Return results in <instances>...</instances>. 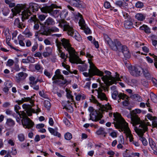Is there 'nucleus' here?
<instances>
[{
	"label": "nucleus",
	"instance_id": "obj_59",
	"mask_svg": "<svg viewBox=\"0 0 157 157\" xmlns=\"http://www.w3.org/2000/svg\"><path fill=\"white\" fill-rule=\"evenodd\" d=\"M38 43L36 41L32 47L31 50L32 51V52H34L38 48Z\"/></svg>",
	"mask_w": 157,
	"mask_h": 157
},
{
	"label": "nucleus",
	"instance_id": "obj_28",
	"mask_svg": "<svg viewBox=\"0 0 157 157\" xmlns=\"http://www.w3.org/2000/svg\"><path fill=\"white\" fill-rule=\"evenodd\" d=\"M140 29L144 30L147 34H149L151 33L150 29L148 26L145 25L140 26Z\"/></svg>",
	"mask_w": 157,
	"mask_h": 157
},
{
	"label": "nucleus",
	"instance_id": "obj_32",
	"mask_svg": "<svg viewBox=\"0 0 157 157\" xmlns=\"http://www.w3.org/2000/svg\"><path fill=\"white\" fill-rule=\"evenodd\" d=\"M131 98L135 101L140 102L142 100L141 97L138 94H135L131 96Z\"/></svg>",
	"mask_w": 157,
	"mask_h": 157
},
{
	"label": "nucleus",
	"instance_id": "obj_12",
	"mask_svg": "<svg viewBox=\"0 0 157 157\" xmlns=\"http://www.w3.org/2000/svg\"><path fill=\"white\" fill-rule=\"evenodd\" d=\"M90 100L91 102L97 104V106L99 107V110L100 112H107L108 110L112 109V108L111 105L109 103H108V104H106L105 105H102L98 101L95 97L93 95L91 96Z\"/></svg>",
	"mask_w": 157,
	"mask_h": 157
},
{
	"label": "nucleus",
	"instance_id": "obj_9",
	"mask_svg": "<svg viewBox=\"0 0 157 157\" xmlns=\"http://www.w3.org/2000/svg\"><path fill=\"white\" fill-rule=\"evenodd\" d=\"M98 81H99L100 87H99L98 89L95 90V91L97 92V98L101 101L105 100L107 101L108 98L105 94L102 92V89L104 90H106L108 91L109 86H106L105 84V85L103 83H101L100 80L98 79Z\"/></svg>",
	"mask_w": 157,
	"mask_h": 157
},
{
	"label": "nucleus",
	"instance_id": "obj_31",
	"mask_svg": "<svg viewBox=\"0 0 157 157\" xmlns=\"http://www.w3.org/2000/svg\"><path fill=\"white\" fill-rule=\"evenodd\" d=\"M124 25L126 29H130L133 27V24L131 21L127 20L124 21Z\"/></svg>",
	"mask_w": 157,
	"mask_h": 157
},
{
	"label": "nucleus",
	"instance_id": "obj_52",
	"mask_svg": "<svg viewBox=\"0 0 157 157\" xmlns=\"http://www.w3.org/2000/svg\"><path fill=\"white\" fill-rule=\"evenodd\" d=\"M32 113H35V110L32 107L26 111V113L28 116H30L32 115Z\"/></svg>",
	"mask_w": 157,
	"mask_h": 157
},
{
	"label": "nucleus",
	"instance_id": "obj_24",
	"mask_svg": "<svg viewBox=\"0 0 157 157\" xmlns=\"http://www.w3.org/2000/svg\"><path fill=\"white\" fill-rule=\"evenodd\" d=\"M14 24L15 26L19 28L23 29L25 27V25L22 22H21L18 18L15 19Z\"/></svg>",
	"mask_w": 157,
	"mask_h": 157
},
{
	"label": "nucleus",
	"instance_id": "obj_15",
	"mask_svg": "<svg viewBox=\"0 0 157 157\" xmlns=\"http://www.w3.org/2000/svg\"><path fill=\"white\" fill-rule=\"evenodd\" d=\"M69 3L72 6L80 8H85V4L80 0H70Z\"/></svg>",
	"mask_w": 157,
	"mask_h": 157
},
{
	"label": "nucleus",
	"instance_id": "obj_20",
	"mask_svg": "<svg viewBox=\"0 0 157 157\" xmlns=\"http://www.w3.org/2000/svg\"><path fill=\"white\" fill-rule=\"evenodd\" d=\"M120 51H121L122 52L123 54L125 57L127 58H130L131 55L129 52V50L128 47L126 45H121V48Z\"/></svg>",
	"mask_w": 157,
	"mask_h": 157
},
{
	"label": "nucleus",
	"instance_id": "obj_50",
	"mask_svg": "<svg viewBox=\"0 0 157 157\" xmlns=\"http://www.w3.org/2000/svg\"><path fill=\"white\" fill-rule=\"evenodd\" d=\"M29 79L30 81L29 84L31 87H33L34 85V82L35 80V78L33 76H31L29 77Z\"/></svg>",
	"mask_w": 157,
	"mask_h": 157
},
{
	"label": "nucleus",
	"instance_id": "obj_22",
	"mask_svg": "<svg viewBox=\"0 0 157 157\" xmlns=\"http://www.w3.org/2000/svg\"><path fill=\"white\" fill-rule=\"evenodd\" d=\"M30 22H34L35 24L34 26V29L36 30H37L39 28V23L40 22L39 20L36 18V15H33V17H31L30 19Z\"/></svg>",
	"mask_w": 157,
	"mask_h": 157
},
{
	"label": "nucleus",
	"instance_id": "obj_19",
	"mask_svg": "<svg viewBox=\"0 0 157 157\" xmlns=\"http://www.w3.org/2000/svg\"><path fill=\"white\" fill-rule=\"evenodd\" d=\"M57 6L54 4H52L49 13L52 16L55 17H57L59 14V10H54V8H57Z\"/></svg>",
	"mask_w": 157,
	"mask_h": 157
},
{
	"label": "nucleus",
	"instance_id": "obj_46",
	"mask_svg": "<svg viewBox=\"0 0 157 157\" xmlns=\"http://www.w3.org/2000/svg\"><path fill=\"white\" fill-rule=\"evenodd\" d=\"M68 14V12L67 10H64L62 11L60 14V17L62 19L65 18Z\"/></svg>",
	"mask_w": 157,
	"mask_h": 157
},
{
	"label": "nucleus",
	"instance_id": "obj_26",
	"mask_svg": "<svg viewBox=\"0 0 157 157\" xmlns=\"http://www.w3.org/2000/svg\"><path fill=\"white\" fill-rule=\"evenodd\" d=\"M114 4L117 6L119 7L121 9L125 8V6H127V3L123 2L121 0H117L115 2Z\"/></svg>",
	"mask_w": 157,
	"mask_h": 157
},
{
	"label": "nucleus",
	"instance_id": "obj_43",
	"mask_svg": "<svg viewBox=\"0 0 157 157\" xmlns=\"http://www.w3.org/2000/svg\"><path fill=\"white\" fill-rule=\"evenodd\" d=\"M18 40H19V44L22 46H25V44L23 42L22 40L24 39V36L21 35H20L17 37Z\"/></svg>",
	"mask_w": 157,
	"mask_h": 157
},
{
	"label": "nucleus",
	"instance_id": "obj_48",
	"mask_svg": "<svg viewBox=\"0 0 157 157\" xmlns=\"http://www.w3.org/2000/svg\"><path fill=\"white\" fill-rule=\"evenodd\" d=\"M151 98V100L154 102H157V96L153 93L150 94Z\"/></svg>",
	"mask_w": 157,
	"mask_h": 157
},
{
	"label": "nucleus",
	"instance_id": "obj_44",
	"mask_svg": "<svg viewBox=\"0 0 157 157\" xmlns=\"http://www.w3.org/2000/svg\"><path fill=\"white\" fill-rule=\"evenodd\" d=\"M2 12L4 16H7L9 14L10 10L7 7H4L2 9Z\"/></svg>",
	"mask_w": 157,
	"mask_h": 157
},
{
	"label": "nucleus",
	"instance_id": "obj_55",
	"mask_svg": "<svg viewBox=\"0 0 157 157\" xmlns=\"http://www.w3.org/2000/svg\"><path fill=\"white\" fill-rule=\"evenodd\" d=\"M152 121L153 127L157 128V117H155Z\"/></svg>",
	"mask_w": 157,
	"mask_h": 157
},
{
	"label": "nucleus",
	"instance_id": "obj_13",
	"mask_svg": "<svg viewBox=\"0 0 157 157\" xmlns=\"http://www.w3.org/2000/svg\"><path fill=\"white\" fill-rule=\"evenodd\" d=\"M134 114L131 115V123H132L133 125H135L136 124H140L141 122H144L146 124H147V123L148 122H146L144 121H141L138 116L136 114V113H139L141 112V110L139 109H136L133 111Z\"/></svg>",
	"mask_w": 157,
	"mask_h": 157
},
{
	"label": "nucleus",
	"instance_id": "obj_42",
	"mask_svg": "<svg viewBox=\"0 0 157 157\" xmlns=\"http://www.w3.org/2000/svg\"><path fill=\"white\" fill-rule=\"evenodd\" d=\"M136 18L138 20L143 21L145 19V16L142 13H138L135 16Z\"/></svg>",
	"mask_w": 157,
	"mask_h": 157
},
{
	"label": "nucleus",
	"instance_id": "obj_4",
	"mask_svg": "<svg viewBox=\"0 0 157 157\" xmlns=\"http://www.w3.org/2000/svg\"><path fill=\"white\" fill-rule=\"evenodd\" d=\"M39 8V6L37 4L34 3H30L29 7L24 9V10L22 12V21H24L26 19H28L29 17L32 14V12L38 11Z\"/></svg>",
	"mask_w": 157,
	"mask_h": 157
},
{
	"label": "nucleus",
	"instance_id": "obj_10",
	"mask_svg": "<svg viewBox=\"0 0 157 157\" xmlns=\"http://www.w3.org/2000/svg\"><path fill=\"white\" fill-rule=\"evenodd\" d=\"M9 5L10 8L14 7L11 10L13 14L12 15H11L9 17L10 18H13L14 16H16L17 14L19 13L21 10H24L26 8V5L22 4H18L15 6V4L13 2L10 3Z\"/></svg>",
	"mask_w": 157,
	"mask_h": 157
},
{
	"label": "nucleus",
	"instance_id": "obj_7",
	"mask_svg": "<svg viewBox=\"0 0 157 157\" xmlns=\"http://www.w3.org/2000/svg\"><path fill=\"white\" fill-rule=\"evenodd\" d=\"M88 60L90 64V68L89 70V73L84 72L83 73V74L85 77H92L94 75L101 76L104 75V73L98 69L90 59H88Z\"/></svg>",
	"mask_w": 157,
	"mask_h": 157
},
{
	"label": "nucleus",
	"instance_id": "obj_39",
	"mask_svg": "<svg viewBox=\"0 0 157 157\" xmlns=\"http://www.w3.org/2000/svg\"><path fill=\"white\" fill-rule=\"evenodd\" d=\"M51 6H45L40 8L42 12L45 13H49L50 10Z\"/></svg>",
	"mask_w": 157,
	"mask_h": 157
},
{
	"label": "nucleus",
	"instance_id": "obj_6",
	"mask_svg": "<svg viewBox=\"0 0 157 157\" xmlns=\"http://www.w3.org/2000/svg\"><path fill=\"white\" fill-rule=\"evenodd\" d=\"M103 36L106 43L108 44L112 50L116 51H120L122 44L118 40L115 39L112 41L108 35L105 34H104Z\"/></svg>",
	"mask_w": 157,
	"mask_h": 157
},
{
	"label": "nucleus",
	"instance_id": "obj_34",
	"mask_svg": "<svg viewBox=\"0 0 157 157\" xmlns=\"http://www.w3.org/2000/svg\"><path fill=\"white\" fill-rule=\"evenodd\" d=\"M142 72L146 78H150L151 77V74L147 68H142Z\"/></svg>",
	"mask_w": 157,
	"mask_h": 157
},
{
	"label": "nucleus",
	"instance_id": "obj_38",
	"mask_svg": "<svg viewBox=\"0 0 157 157\" xmlns=\"http://www.w3.org/2000/svg\"><path fill=\"white\" fill-rule=\"evenodd\" d=\"M21 109V107L19 105H16L14 106V110L16 112V113L18 114L19 116L21 118L22 117V114L23 112H25L24 111H20L21 113H20V112L19 111V110Z\"/></svg>",
	"mask_w": 157,
	"mask_h": 157
},
{
	"label": "nucleus",
	"instance_id": "obj_51",
	"mask_svg": "<svg viewBox=\"0 0 157 157\" xmlns=\"http://www.w3.org/2000/svg\"><path fill=\"white\" fill-rule=\"evenodd\" d=\"M64 137L66 140H69L72 138V135L71 133L67 132L65 134Z\"/></svg>",
	"mask_w": 157,
	"mask_h": 157
},
{
	"label": "nucleus",
	"instance_id": "obj_47",
	"mask_svg": "<svg viewBox=\"0 0 157 157\" xmlns=\"http://www.w3.org/2000/svg\"><path fill=\"white\" fill-rule=\"evenodd\" d=\"M78 23L81 29L86 26L85 20L83 18L79 19Z\"/></svg>",
	"mask_w": 157,
	"mask_h": 157
},
{
	"label": "nucleus",
	"instance_id": "obj_49",
	"mask_svg": "<svg viewBox=\"0 0 157 157\" xmlns=\"http://www.w3.org/2000/svg\"><path fill=\"white\" fill-rule=\"evenodd\" d=\"M51 105V104L49 101L48 100L45 101L44 106L48 110H50Z\"/></svg>",
	"mask_w": 157,
	"mask_h": 157
},
{
	"label": "nucleus",
	"instance_id": "obj_17",
	"mask_svg": "<svg viewBox=\"0 0 157 157\" xmlns=\"http://www.w3.org/2000/svg\"><path fill=\"white\" fill-rule=\"evenodd\" d=\"M57 32L59 31V29L56 27L52 28L50 29L44 28L43 30L40 31V33L42 35H48L51 33V32Z\"/></svg>",
	"mask_w": 157,
	"mask_h": 157
},
{
	"label": "nucleus",
	"instance_id": "obj_53",
	"mask_svg": "<svg viewBox=\"0 0 157 157\" xmlns=\"http://www.w3.org/2000/svg\"><path fill=\"white\" fill-rule=\"evenodd\" d=\"M118 142L119 143V144L117 145V148L118 149H124L123 147L121 144L124 143V141L122 140L121 139V140L118 141Z\"/></svg>",
	"mask_w": 157,
	"mask_h": 157
},
{
	"label": "nucleus",
	"instance_id": "obj_5",
	"mask_svg": "<svg viewBox=\"0 0 157 157\" xmlns=\"http://www.w3.org/2000/svg\"><path fill=\"white\" fill-rule=\"evenodd\" d=\"M148 126H151V124L149 122H148L147 124L144 122H141L140 125H139V128H136V132L137 133L139 136H140V140L143 144L144 146H146L147 144V142L146 139L143 136L144 134L148 130Z\"/></svg>",
	"mask_w": 157,
	"mask_h": 157
},
{
	"label": "nucleus",
	"instance_id": "obj_2",
	"mask_svg": "<svg viewBox=\"0 0 157 157\" xmlns=\"http://www.w3.org/2000/svg\"><path fill=\"white\" fill-rule=\"evenodd\" d=\"M59 26L69 35L74 38L76 40L80 41L82 40L81 37L79 33L69 25L67 21L62 20L59 22Z\"/></svg>",
	"mask_w": 157,
	"mask_h": 157
},
{
	"label": "nucleus",
	"instance_id": "obj_21",
	"mask_svg": "<svg viewBox=\"0 0 157 157\" xmlns=\"http://www.w3.org/2000/svg\"><path fill=\"white\" fill-rule=\"evenodd\" d=\"M52 80L53 81L52 82L53 84H57L59 85H63L67 82V80L64 79V77L63 78H56L55 79Z\"/></svg>",
	"mask_w": 157,
	"mask_h": 157
},
{
	"label": "nucleus",
	"instance_id": "obj_58",
	"mask_svg": "<svg viewBox=\"0 0 157 157\" xmlns=\"http://www.w3.org/2000/svg\"><path fill=\"white\" fill-rule=\"evenodd\" d=\"M71 92H68L67 93V96L68 98L71 99L72 101H74V97L71 94Z\"/></svg>",
	"mask_w": 157,
	"mask_h": 157
},
{
	"label": "nucleus",
	"instance_id": "obj_40",
	"mask_svg": "<svg viewBox=\"0 0 157 157\" xmlns=\"http://www.w3.org/2000/svg\"><path fill=\"white\" fill-rule=\"evenodd\" d=\"M58 49L59 53L60 54V57L63 59V62H65L67 57V55H66L65 54L62 52V51L61 50V49Z\"/></svg>",
	"mask_w": 157,
	"mask_h": 157
},
{
	"label": "nucleus",
	"instance_id": "obj_25",
	"mask_svg": "<svg viewBox=\"0 0 157 157\" xmlns=\"http://www.w3.org/2000/svg\"><path fill=\"white\" fill-rule=\"evenodd\" d=\"M35 94H34L33 96H31L30 98L24 97V98H22V100H23V102H24L29 101L31 104L32 105H33L34 101V96H35Z\"/></svg>",
	"mask_w": 157,
	"mask_h": 157
},
{
	"label": "nucleus",
	"instance_id": "obj_45",
	"mask_svg": "<svg viewBox=\"0 0 157 157\" xmlns=\"http://www.w3.org/2000/svg\"><path fill=\"white\" fill-rule=\"evenodd\" d=\"M87 68V66L85 64L82 65H79L78 66V69L81 71H86Z\"/></svg>",
	"mask_w": 157,
	"mask_h": 157
},
{
	"label": "nucleus",
	"instance_id": "obj_33",
	"mask_svg": "<svg viewBox=\"0 0 157 157\" xmlns=\"http://www.w3.org/2000/svg\"><path fill=\"white\" fill-rule=\"evenodd\" d=\"M48 130L50 133L52 134L55 136H57L58 137H60L61 136V134L60 133L58 132L57 131H55V130L51 128H48Z\"/></svg>",
	"mask_w": 157,
	"mask_h": 157
},
{
	"label": "nucleus",
	"instance_id": "obj_30",
	"mask_svg": "<svg viewBox=\"0 0 157 157\" xmlns=\"http://www.w3.org/2000/svg\"><path fill=\"white\" fill-rule=\"evenodd\" d=\"M105 130L104 128L101 127L96 132V133L98 135H104V136L105 137L107 133L105 132Z\"/></svg>",
	"mask_w": 157,
	"mask_h": 157
},
{
	"label": "nucleus",
	"instance_id": "obj_8",
	"mask_svg": "<svg viewBox=\"0 0 157 157\" xmlns=\"http://www.w3.org/2000/svg\"><path fill=\"white\" fill-rule=\"evenodd\" d=\"M101 79L104 82L106 86H109L113 84H116L117 81L120 80L119 75L117 72L116 73V75L114 77L112 76H108L107 75L102 76Z\"/></svg>",
	"mask_w": 157,
	"mask_h": 157
},
{
	"label": "nucleus",
	"instance_id": "obj_64",
	"mask_svg": "<svg viewBox=\"0 0 157 157\" xmlns=\"http://www.w3.org/2000/svg\"><path fill=\"white\" fill-rule=\"evenodd\" d=\"M123 17L125 19H126L127 20L129 19L130 17L128 13L125 12H124L123 13Z\"/></svg>",
	"mask_w": 157,
	"mask_h": 157
},
{
	"label": "nucleus",
	"instance_id": "obj_57",
	"mask_svg": "<svg viewBox=\"0 0 157 157\" xmlns=\"http://www.w3.org/2000/svg\"><path fill=\"white\" fill-rule=\"evenodd\" d=\"M27 58L29 63H33L35 62V60L34 58L30 56H28Z\"/></svg>",
	"mask_w": 157,
	"mask_h": 157
},
{
	"label": "nucleus",
	"instance_id": "obj_27",
	"mask_svg": "<svg viewBox=\"0 0 157 157\" xmlns=\"http://www.w3.org/2000/svg\"><path fill=\"white\" fill-rule=\"evenodd\" d=\"M55 23L54 20L51 18L49 17L44 22V25L46 26L54 25Z\"/></svg>",
	"mask_w": 157,
	"mask_h": 157
},
{
	"label": "nucleus",
	"instance_id": "obj_3",
	"mask_svg": "<svg viewBox=\"0 0 157 157\" xmlns=\"http://www.w3.org/2000/svg\"><path fill=\"white\" fill-rule=\"evenodd\" d=\"M113 117H114V121H116L113 122L116 128L120 129L121 131H127L128 129V124L122 117L121 115L118 113H114Z\"/></svg>",
	"mask_w": 157,
	"mask_h": 157
},
{
	"label": "nucleus",
	"instance_id": "obj_61",
	"mask_svg": "<svg viewBox=\"0 0 157 157\" xmlns=\"http://www.w3.org/2000/svg\"><path fill=\"white\" fill-rule=\"evenodd\" d=\"M22 106L23 108L26 111L31 108V107L29 105H27L25 104H23Z\"/></svg>",
	"mask_w": 157,
	"mask_h": 157
},
{
	"label": "nucleus",
	"instance_id": "obj_60",
	"mask_svg": "<svg viewBox=\"0 0 157 157\" xmlns=\"http://www.w3.org/2000/svg\"><path fill=\"white\" fill-rule=\"evenodd\" d=\"M144 6L143 4L142 3L140 2H138L136 3V6L138 8H142Z\"/></svg>",
	"mask_w": 157,
	"mask_h": 157
},
{
	"label": "nucleus",
	"instance_id": "obj_1",
	"mask_svg": "<svg viewBox=\"0 0 157 157\" xmlns=\"http://www.w3.org/2000/svg\"><path fill=\"white\" fill-rule=\"evenodd\" d=\"M56 43L58 48L61 49V46L62 45L68 51L69 55V60L70 62L73 63H78L81 61L79 57L75 54V50L71 47V45L68 40L63 38L60 41L57 39L56 40Z\"/></svg>",
	"mask_w": 157,
	"mask_h": 157
},
{
	"label": "nucleus",
	"instance_id": "obj_23",
	"mask_svg": "<svg viewBox=\"0 0 157 157\" xmlns=\"http://www.w3.org/2000/svg\"><path fill=\"white\" fill-rule=\"evenodd\" d=\"M27 76L26 73L23 72L18 73L16 77L17 82H19L21 80L25 79Z\"/></svg>",
	"mask_w": 157,
	"mask_h": 157
},
{
	"label": "nucleus",
	"instance_id": "obj_37",
	"mask_svg": "<svg viewBox=\"0 0 157 157\" xmlns=\"http://www.w3.org/2000/svg\"><path fill=\"white\" fill-rule=\"evenodd\" d=\"M149 144L150 146L153 150H155L156 149V144L154 141L153 140L152 138H150L149 139Z\"/></svg>",
	"mask_w": 157,
	"mask_h": 157
},
{
	"label": "nucleus",
	"instance_id": "obj_54",
	"mask_svg": "<svg viewBox=\"0 0 157 157\" xmlns=\"http://www.w3.org/2000/svg\"><path fill=\"white\" fill-rule=\"evenodd\" d=\"M18 138L21 142H23L25 140V137L23 134H20L18 135Z\"/></svg>",
	"mask_w": 157,
	"mask_h": 157
},
{
	"label": "nucleus",
	"instance_id": "obj_11",
	"mask_svg": "<svg viewBox=\"0 0 157 157\" xmlns=\"http://www.w3.org/2000/svg\"><path fill=\"white\" fill-rule=\"evenodd\" d=\"M21 118V123L25 128L30 129L33 127L34 125V122L27 117L25 112L23 113Z\"/></svg>",
	"mask_w": 157,
	"mask_h": 157
},
{
	"label": "nucleus",
	"instance_id": "obj_36",
	"mask_svg": "<svg viewBox=\"0 0 157 157\" xmlns=\"http://www.w3.org/2000/svg\"><path fill=\"white\" fill-rule=\"evenodd\" d=\"M6 124L9 127H13L15 124L14 121L11 118H8L7 119Z\"/></svg>",
	"mask_w": 157,
	"mask_h": 157
},
{
	"label": "nucleus",
	"instance_id": "obj_63",
	"mask_svg": "<svg viewBox=\"0 0 157 157\" xmlns=\"http://www.w3.org/2000/svg\"><path fill=\"white\" fill-rule=\"evenodd\" d=\"M39 93L40 95L42 97L44 98H48V96L47 95L44 94L43 92H42L41 91H40V92H39Z\"/></svg>",
	"mask_w": 157,
	"mask_h": 157
},
{
	"label": "nucleus",
	"instance_id": "obj_35",
	"mask_svg": "<svg viewBox=\"0 0 157 157\" xmlns=\"http://www.w3.org/2000/svg\"><path fill=\"white\" fill-rule=\"evenodd\" d=\"M46 52H44L43 54L44 57L46 58L50 56L51 54V49L50 48L47 47L46 48Z\"/></svg>",
	"mask_w": 157,
	"mask_h": 157
},
{
	"label": "nucleus",
	"instance_id": "obj_14",
	"mask_svg": "<svg viewBox=\"0 0 157 157\" xmlns=\"http://www.w3.org/2000/svg\"><path fill=\"white\" fill-rule=\"evenodd\" d=\"M129 69L131 74L133 76L139 77L142 74V68L139 66H132L129 67Z\"/></svg>",
	"mask_w": 157,
	"mask_h": 157
},
{
	"label": "nucleus",
	"instance_id": "obj_62",
	"mask_svg": "<svg viewBox=\"0 0 157 157\" xmlns=\"http://www.w3.org/2000/svg\"><path fill=\"white\" fill-rule=\"evenodd\" d=\"M110 4L109 2H105L104 4V6L106 9H109L110 7Z\"/></svg>",
	"mask_w": 157,
	"mask_h": 157
},
{
	"label": "nucleus",
	"instance_id": "obj_41",
	"mask_svg": "<svg viewBox=\"0 0 157 157\" xmlns=\"http://www.w3.org/2000/svg\"><path fill=\"white\" fill-rule=\"evenodd\" d=\"M77 93H75V95H76L75 99L77 101H80L81 99L82 100H84L86 99V96L83 94L82 95L80 94H78L76 95Z\"/></svg>",
	"mask_w": 157,
	"mask_h": 157
},
{
	"label": "nucleus",
	"instance_id": "obj_18",
	"mask_svg": "<svg viewBox=\"0 0 157 157\" xmlns=\"http://www.w3.org/2000/svg\"><path fill=\"white\" fill-rule=\"evenodd\" d=\"M90 116L89 120H92L94 121H97L99 120L102 118L103 117L101 114H98L96 111L94 112L90 113Z\"/></svg>",
	"mask_w": 157,
	"mask_h": 157
},
{
	"label": "nucleus",
	"instance_id": "obj_56",
	"mask_svg": "<svg viewBox=\"0 0 157 157\" xmlns=\"http://www.w3.org/2000/svg\"><path fill=\"white\" fill-rule=\"evenodd\" d=\"M81 29L84 30V32L86 34H89L90 33V29L86 26L81 28Z\"/></svg>",
	"mask_w": 157,
	"mask_h": 157
},
{
	"label": "nucleus",
	"instance_id": "obj_16",
	"mask_svg": "<svg viewBox=\"0 0 157 157\" xmlns=\"http://www.w3.org/2000/svg\"><path fill=\"white\" fill-rule=\"evenodd\" d=\"M112 98L116 100L117 97L120 98V99H122L124 100V99H127L128 97L126 95L123 93H120L118 94V91L116 90L113 91L112 94Z\"/></svg>",
	"mask_w": 157,
	"mask_h": 157
},
{
	"label": "nucleus",
	"instance_id": "obj_29",
	"mask_svg": "<svg viewBox=\"0 0 157 157\" xmlns=\"http://www.w3.org/2000/svg\"><path fill=\"white\" fill-rule=\"evenodd\" d=\"M56 74L53 77L52 79L53 80L58 78H63V75L61 74V72L59 69L56 70L55 72Z\"/></svg>",
	"mask_w": 157,
	"mask_h": 157
}]
</instances>
